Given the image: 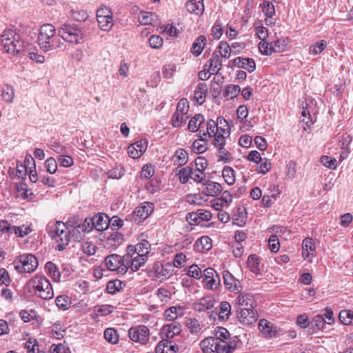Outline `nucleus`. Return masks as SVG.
Instances as JSON below:
<instances>
[{
	"label": "nucleus",
	"mask_w": 353,
	"mask_h": 353,
	"mask_svg": "<svg viewBox=\"0 0 353 353\" xmlns=\"http://www.w3.org/2000/svg\"><path fill=\"white\" fill-rule=\"evenodd\" d=\"M40 48L45 52L61 48L64 42L56 34V29L50 23L43 24L40 27L37 39Z\"/></svg>",
	"instance_id": "1"
},
{
	"label": "nucleus",
	"mask_w": 353,
	"mask_h": 353,
	"mask_svg": "<svg viewBox=\"0 0 353 353\" xmlns=\"http://www.w3.org/2000/svg\"><path fill=\"white\" fill-rule=\"evenodd\" d=\"M3 50L11 55L18 54L23 48V42L19 34L12 30L4 31L1 35Z\"/></svg>",
	"instance_id": "2"
},
{
	"label": "nucleus",
	"mask_w": 353,
	"mask_h": 353,
	"mask_svg": "<svg viewBox=\"0 0 353 353\" xmlns=\"http://www.w3.org/2000/svg\"><path fill=\"white\" fill-rule=\"evenodd\" d=\"M29 285L34 289V293L46 300L54 296V292L50 281L44 276H35L29 281Z\"/></svg>",
	"instance_id": "3"
},
{
	"label": "nucleus",
	"mask_w": 353,
	"mask_h": 353,
	"mask_svg": "<svg viewBox=\"0 0 353 353\" xmlns=\"http://www.w3.org/2000/svg\"><path fill=\"white\" fill-rule=\"evenodd\" d=\"M58 34L62 41L70 43H79L83 38V32L77 25L63 24L58 29Z\"/></svg>",
	"instance_id": "4"
},
{
	"label": "nucleus",
	"mask_w": 353,
	"mask_h": 353,
	"mask_svg": "<svg viewBox=\"0 0 353 353\" xmlns=\"http://www.w3.org/2000/svg\"><path fill=\"white\" fill-rule=\"evenodd\" d=\"M14 270L18 272H32L38 265L37 258L31 254L20 255L12 264Z\"/></svg>",
	"instance_id": "5"
},
{
	"label": "nucleus",
	"mask_w": 353,
	"mask_h": 353,
	"mask_svg": "<svg viewBox=\"0 0 353 353\" xmlns=\"http://www.w3.org/2000/svg\"><path fill=\"white\" fill-rule=\"evenodd\" d=\"M130 339L141 345H145L149 341L150 330L143 325L131 327L128 330Z\"/></svg>",
	"instance_id": "6"
},
{
	"label": "nucleus",
	"mask_w": 353,
	"mask_h": 353,
	"mask_svg": "<svg viewBox=\"0 0 353 353\" xmlns=\"http://www.w3.org/2000/svg\"><path fill=\"white\" fill-rule=\"evenodd\" d=\"M105 264L109 270L115 271L118 274H123L127 272L124 255L123 256L116 254L108 255L105 259Z\"/></svg>",
	"instance_id": "7"
},
{
	"label": "nucleus",
	"mask_w": 353,
	"mask_h": 353,
	"mask_svg": "<svg viewBox=\"0 0 353 353\" xmlns=\"http://www.w3.org/2000/svg\"><path fill=\"white\" fill-rule=\"evenodd\" d=\"M147 261V257H143L136 254L129 253L127 250L124 255V263L128 270L136 272L143 266Z\"/></svg>",
	"instance_id": "8"
},
{
	"label": "nucleus",
	"mask_w": 353,
	"mask_h": 353,
	"mask_svg": "<svg viewBox=\"0 0 353 353\" xmlns=\"http://www.w3.org/2000/svg\"><path fill=\"white\" fill-rule=\"evenodd\" d=\"M153 211V204L150 202H145L134 210L132 214V220L139 223L146 219Z\"/></svg>",
	"instance_id": "9"
},
{
	"label": "nucleus",
	"mask_w": 353,
	"mask_h": 353,
	"mask_svg": "<svg viewBox=\"0 0 353 353\" xmlns=\"http://www.w3.org/2000/svg\"><path fill=\"white\" fill-rule=\"evenodd\" d=\"M259 329L266 338H276L279 335L281 330L266 319H261Z\"/></svg>",
	"instance_id": "10"
},
{
	"label": "nucleus",
	"mask_w": 353,
	"mask_h": 353,
	"mask_svg": "<svg viewBox=\"0 0 353 353\" xmlns=\"http://www.w3.org/2000/svg\"><path fill=\"white\" fill-rule=\"evenodd\" d=\"M236 310L254 309L255 301L252 294H239L234 301Z\"/></svg>",
	"instance_id": "11"
},
{
	"label": "nucleus",
	"mask_w": 353,
	"mask_h": 353,
	"mask_svg": "<svg viewBox=\"0 0 353 353\" xmlns=\"http://www.w3.org/2000/svg\"><path fill=\"white\" fill-rule=\"evenodd\" d=\"M203 276L206 282L205 285L210 290L217 289L221 283V279L216 272L212 268L204 270Z\"/></svg>",
	"instance_id": "12"
},
{
	"label": "nucleus",
	"mask_w": 353,
	"mask_h": 353,
	"mask_svg": "<svg viewBox=\"0 0 353 353\" xmlns=\"http://www.w3.org/2000/svg\"><path fill=\"white\" fill-rule=\"evenodd\" d=\"M223 279L225 288L231 292L239 293L242 290L240 281L228 270L223 272Z\"/></svg>",
	"instance_id": "13"
},
{
	"label": "nucleus",
	"mask_w": 353,
	"mask_h": 353,
	"mask_svg": "<svg viewBox=\"0 0 353 353\" xmlns=\"http://www.w3.org/2000/svg\"><path fill=\"white\" fill-rule=\"evenodd\" d=\"M239 321L244 325H252L257 321V314L254 309L237 310Z\"/></svg>",
	"instance_id": "14"
},
{
	"label": "nucleus",
	"mask_w": 353,
	"mask_h": 353,
	"mask_svg": "<svg viewBox=\"0 0 353 353\" xmlns=\"http://www.w3.org/2000/svg\"><path fill=\"white\" fill-rule=\"evenodd\" d=\"M127 250L129 253L147 257L150 250V243L146 240H143L136 245H128Z\"/></svg>",
	"instance_id": "15"
},
{
	"label": "nucleus",
	"mask_w": 353,
	"mask_h": 353,
	"mask_svg": "<svg viewBox=\"0 0 353 353\" xmlns=\"http://www.w3.org/2000/svg\"><path fill=\"white\" fill-rule=\"evenodd\" d=\"M225 124V126H228L227 121L222 117H219L217 118L216 122L210 119L206 123L207 132H203L202 135L203 137H206L207 135L209 137H212L215 134H216V132H219L218 125Z\"/></svg>",
	"instance_id": "16"
},
{
	"label": "nucleus",
	"mask_w": 353,
	"mask_h": 353,
	"mask_svg": "<svg viewBox=\"0 0 353 353\" xmlns=\"http://www.w3.org/2000/svg\"><path fill=\"white\" fill-rule=\"evenodd\" d=\"M234 66L248 70L249 72H253L256 68L254 61L250 58L236 57L233 60Z\"/></svg>",
	"instance_id": "17"
},
{
	"label": "nucleus",
	"mask_w": 353,
	"mask_h": 353,
	"mask_svg": "<svg viewBox=\"0 0 353 353\" xmlns=\"http://www.w3.org/2000/svg\"><path fill=\"white\" fill-rule=\"evenodd\" d=\"M181 332V326L176 322L165 325L161 329V334H163L167 339H172L174 336L179 334Z\"/></svg>",
	"instance_id": "18"
},
{
	"label": "nucleus",
	"mask_w": 353,
	"mask_h": 353,
	"mask_svg": "<svg viewBox=\"0 0 353 353\" xmlns=\"http://www.w3.org/2000/svg\"><path fill=\"white\" fill-rule=\"evenodd\" d=\"M216 303V300L213 296H207L200 299L198 302L194 304L195 310L199 312H203L212 309Z\"/></svg>",
	"instance_id": "19"
},
{
	"label": "nucleus",
	"mask_w": 353,
	"mask_h": 353,
	"mask_svg": "<svg viewBox=\"0 0 353 353\" xmlns=\"http://www.w3.org/2000/svg\"><path fill=\"white\" fill-rule=\"evenodd\" d=\"M178 347L167 339L161 340L155 348L156 353H176Z\"/></svg>",
	"instance_id": "20"
},
{
	"label": "nucleus",
	"mask_w": 353,
	"mask_h": 353,
	"mask_svg": "<svg viewBox=\"0 0 353 353\" xmlns=\"http://www.w3.org/2000/svg\"><path fill=\"white\" fill-rule=\"evenodd\" d=\"M109 218L104 214H97L92 217V226L98 231H103L108 227Z\"/></svg>",
	"instance_id": "21"
},
{
	"label": "nucleus",
	"mask_w": 353,
	"mask_h": 353,
	"mask_svg": "<svg viewBox=\"0 0 353 353\" xmlns=\"http://www.w3.org/2000/svg\"><path fill=\"white\" fill-rule=\"evenodd\" d=\"M302 256L304 259H308L310 256H314L316 252L315 244L311 238H305L302 244Z\"/></svg>",
	"instance_id": "22"
},
{
	"label": "nucleus",
	"mask_w": 353,
	"mask_h": 353,
	"mask_svg": "<svg viewBox=\"0 0 353 353\" xmlns=\"http://www.w3.org/2000/svg\"><path fill=\"white\" fill-rule=\"evenodd\" d=\"M217 339L214 337H207L200 343V346L204 353H216Z\"/></svg>",
	"instance_id": "23"
},
{
	"label": "nucleus",
	"mask_w": 353,
	"mask_h": 353,
	"mask_svg": "<svg viewBox=\"0 0 353 353\" xmlns=\"http://www.w3.org/2000/svg\"><path fill=\"white\" fill-rule=\"evenodd\" d=\"M185 7L190 13L201 14L204 11L203 0H189Z\"/></svg>",
	"instance_id": "24"
},
{
	"label": "nucleus",
	"mask_w": 353,
	"mask_h": 353,
	"mask_svg": "<svg viewBox=\"0 0 353 353\" xmlns=\"http://www.w3.org/2000/svg\"><path fill=\"white\" fill-rule=\"evenodd\" d=\"M208 86L205 83H199L194 93V100L199 105H202L205 100Z\"/></svg>",
	"instance_id": "25"
},
{
	"label": "nucleus",
	"mask_w": 353,
	"mask_h": 353,
	"mask_svg": "<svg viewBox=\"0 0 353 353\" xmlns=\"http://www.w3.org/2000/svg\"><path fill=\"white\" fill-rule=\"evenodd\" d=\"M48 229L49 233L52 239H57L58 236H61V234L68 232L66 230L65 223L61 221H57L55 223L50 225Z\"/></svg>",
	"instance_id": "26"
},
{
	"label": "nucleus",
	"mask_w": 353,
	"mask_h": 353,
	"mask_svg": "<svg viewBox=\"0 0 353 353\" xmlns=\"http://www.w3.org/2000/svg\"><path fill=\"white\" fill-rule=\"evenodd\" d=\"M212 240L208 236H203L194 243V249L200 252L209 250L212 248Z\"/></svg>",
	"instance_id": "27"
},
{
	"label": "nucleus",
	"mask_w": 353,
	"mask_h": 353,
	"mask_svg": "<svg viewBox=\"0 0 353 353\" xmlns=\"http://www.w3.org/2000/svg\"><path fill=\"white\" fill-rule=\"evenodd\" d=\"M216 353H232L236 348L234 341H218Z\"/></svg>",
	"instance_id": "28"
},
{
	"label": "nucleus",
	"mask_w": 353,
	"mask_h": 353,
	"mask_svg": "<svg viewBox=\"0 0 353 353\" xmlns=\"http://www.w3.org/2000/svg\"><path fill=\"white\" fill-rule=\"evenodd\" d=\"M222 191V186L216 182H209L203 190V192L211 196H215L220 194Z\"/></svg>",
	"instance_id": "29"
},
{
	"label": "nucleus",
	"mask_w": 353,
	"mask_h": 353,
	"mask_svg": "<svg viewBox=\"0 0 353 353\" xmlns=\"http://www.w3.org/2000/svg\"><path fill=\"white\" fill-rule=\"evenodd\" d=\"M222 61L219 55L213 54L205 67H208V70L212 73H217L221 68Z\"/></svg>",
	"instance_id": "30"
},
{
	"label": "nucleus",
	"mask_w": 353,
	"mask_h": 353,
	"mask_svg": "<svg viewBox=\"0 0 353 353\" xmlns=\"http://www.w3.org/2000/svg\"><path fill=\"white\" fill-rule=\"evenodd\" d=\"M206 38L203 35H201L194 41L191 52L194 56H199L201 54L205 46Z\"/></svg>",
	"instance_id": "31"
},
{
	"label": "nucleus",
	"mask_w": 353,
	"mask_h": 353,
	"mask_svg": "<svg viewBox=\"0 0 353 353\" xmlns=\"http://www.w3.org/2000/svg\"><path fill=\"white\" fill-rule=\"evenodd\" d=\"M46 270L48 274L52 278L55 282H59L61 279V272L57 268V265L51 261L48 262L46 264Z\"/></svg>",
	"instance_id": "32"
},
{
	"label": "nucleus",
	"mask_w": 353,
	"mask_h": 353,
	"mask_svg": "<svg viewBox=\"0 0 353 353\" xmlns=\"http://www.w3.org/2000/svg\"><path fill=\"white\" fill-rule=\"evenodd\" d=\"M200 139L195 140L192 145V150L194 152L202 154L207 150V141L201 135V131L199 133Z\"/></svg>",
	"instance_id": "33"
},
{
	"label": "nucleus",
	"mask_w": 353,
	"mask_h": 353,
	"mask_svg": "<svg viewBox=\"0 0 353 353\" xmlns=\"http://www.w3.org/2000/svg\"><path fill=\"white\" fill-rule=\"evenodd\" d=\"M172 159L174 164L178 165H185L188 160V154L185 150L179 148L175 152Z\"/></svg>",
	"instance_id": "34"
},
{
	"label": "nucleus",
	"mask_w": 353,
	"mask_h": 353,
	"mask_svg": "<svg viewBox=\"0 0 353 353\" xmlns=\"http://www.w3.org/2000/svg\"><path fill=\"white\" fill-rule=\"evenodd\" d=\"M157 20V16L152 12H141L139 15V21L141 25H151Z\"/></svg>",
	"instance_id": "35"
},
{
	"label": "nucleus",
	"mask_w": 353,
	"mask_h": 353,
	"mask_svg": "<svg viewBox=\"0 0 353 353\" xmlns=\"http://www.w3.org/2000/svg\"><path fill=\"white\" fill-rule=\"evenodd\" d=\"M248 266L250 270L258 275L261 271L259 259L255 254H251L248 259Z\"/></svg>",
	"instance_id": "36"
},
{
	"label": "nucleus",
	"mask_w": 353,
	"mask_h": 353,
	"mask_svg": "<svg viewBox=\"0 0 353 353\" xmlns=\"http://www.w3.org/2000/svg\"><path fill=\"white\" fill-rule=\"evenodd\" d=\"M179 315H183V309L181 307L172 306L164 312V317L167 321H174Z\"/></svg>",
	"instance_id": "37"
},
{
	"label": "nucleus",
	"mask_w": 353,
	"mask_h": 353,
	"mask_svg": "<svg viewBox=\"0 0 353 353\" xmlns=\"http://www.w3.org/2000/svg\"><path fill=\"white\" fill-rule=\"evenodd\" d=\"M205 119L204 117L198 114H196L194 117H192L188 123V130L192 132H195L199 130L200 125L204 122Z\"/></svg>",
	"instance_id": "38"
},
{
	"label": "nucleus",
	"mask_w": 353,
	"mask_h": 353,
	"mask_svg": "<svg viewBox=\"0 0 353 353\" xmlns=\"http://www.w3.org/2000/svg\"><path fill=\"white\" fill-rule=\"evenodd\" d=\"M219 161L224 163H230L233 160L232 154L225 148V145L216 148Z\"/></svg>",
	"instance_id": "39"
},
{
	"label": "nucleus",
	"mask_w": 353,
	"mask_h": 353,
	"mask_svg": "<svg viewBox=\"0 0 353 353\" xmlns=\"http://www.w3.org/2000/svg\"><path fill=\"white\" fill-rule=\"evenodd\" d=\"M241 91V88L238 85H228L223 90V97L228 99H233Z\"/></svg>",
	"instance_id": "40"
},
{
	"label": "nucleus",
	"mask_w": 353,
	"mask_h": 353,
	"mask_svg": "<svg viewBox=\"0 0 353 353\" xmlns=\"http://www.w3.org/2000/svg\"><path fill=\"white\" fill-rule=\"evenodd\" d=\"M222 176L225 181L230 185L236 181L234 170L230 166H225L222 170Z\"/></svg>",
	"instance_id": "41"
},
{
	"label": "nucleus",
	"mask_w": 353,
	"mask_h": 353,
	"mask_svg": "<svg viewBox=\"0 0 353 353\" xmlns=\"http://www.w3.org/2000/svg\"><path fill=\"white\" fill-rule=\"evenodd\" d=\"M97 19L99 27L101 30L108 32L112 29L114 25L112 17H99Z\"/></svg>",
	"instance_id": "42"
},
{
	"label": "nucleus",
	"mask_w": 353,
	"mask_h": 353,
	"mask_svg": "<svg viewBox=\"0 0 353 353\" xmlns=\"http://www.w3.org/2000/svg\"><path fill=\"white\" fill-rule=\"evenodd\" d=\"M231 314V305L227 301H223L220 304L219 317L222 320L228 319Z\"/></svg>",
	"instance_id": "43"
},
{
	"label": "nucleus",
	"mask_w": 353,
	"mask_h": 353,
	"mask_svg": "<svg viewBox=\"0 0 353 353\" xmlns=\"http://www.w3.org/2000/svg\"><path fill=\"white\" fill-rule=\"evenodd\" d=\"M125 285L119 280L110 281L107 284V291L109 294H114L117 292L121 291Z\"/></svg>",
	"instance_id": "44"
},
{
	"label": "nucleus",
	"mask_w": 353,
	"mask_h": 353,
	"mask_svg": "<svg viewBox=\"0 0 353 353\" xmlns=\"http://www.w3.org/2000/svg\"><path fill=\"white\" fill-rule=\"evenodd\" d=\"M327 43L325 40H321L310 46L309 53L313 55L321 54L325 48Z\"/></svg>",
	"instance_id": "45"
},
{
	"label": "nucleus",
	"mask_w": 353,
	"mask_h": 353,
	"mask_svg": "<svg viewBox=\"0 0 353 353\" xmlns=\"http://www.w3.org/2000/svg\"><path fill=\"white\" fill-rule=\"evenodd\" d=\"M260 8L266 17H273L275 14L274 6L268 0H264Z\"/></svg>",
	"instance_id": "46"
},
{
	"label": "nucleus",
	"mask_w": 353,
	"mask_h": 353,
	"mask_svg": "<svg viewBox=\"0 0 353 353\" xmlns=\"http://www.w3.org/2000/svg\"><path fill=\"white\" fill-rule=\"evenodd\" d=\"M94 227L92 226V219H85L82 225H77L72 230L73 236L75 234V232H79L80 230L83 232H90L92 230Z\"/></svg>",
	"instance_id": "47"
},
{
	"label": "nucleus",
	"mask_w": 353,
	"mask_h": 353,
	"mask_svg": "<svg viewBox=\"0 0 353 353\" xmlns=\"http://www.w3.org/2000/svg\"><path fill=\"white\" fill-rule=\"evenodd\" d=\"M104 338L112 344H116L119 341V336L113 328H108L104 332Z\"/></svg>",
	"instance_id": "48"
},
{
	"label": "nucleus",
	"mask_w": 353,
	"mask_h": 353,
	"mask_svg": "<svg viewBox=\"0 0 353 353\" xmlns=\"http://www.w3.org/2000/svg\"><path fill=\"white\" fill-rule=\"evenodd\" d=\"M339 320L344 325L353 324V312L350 310H342L339 315Z\"/></svg>",
	"instance_id": "49"
},
{
	"label": "nucleus",
	"mask_w": 353,
	"mask_h": 353,
	"mask_svg": "<svg viewBox=\"0 0 353 353\" xmlns=\"http://www.w3.org/2000/svg\"><path fill=\"white\" fill-rule=\"evenodd\" d=\"M219 52L222 57L228 59L233 53L232 48L226 41H221L219 45Z\"/></svg>",
	"instance_id": "50"
},
{
	"label": "nucleus",
	"mask_w": 353,
	"mask_h": 353,
	"mask_svg": "<svg viewBox=\"0 0 353 353\" xmlns=\"http://www.w3.org/2000/svg\"><path fill=\"white\" fill-rule=\"evenodd\" d=\"M190 179L194 180L197 183H202L205 180V175L204 172L202 171V169L196 168V169H190Z\"/></svg>",
	"instance_id": "51"
},
{
	"label": "nucleus",
	"mask_w": 353,
	"mask_h": 353,
	"mask_svg": "<svg viewBox=\"0 0 353 353\" xmlns=\"http://www.w3.org/2000/svg\"><path fill=\"white\" fill-rule=\"evenodd\" d=\"M259 49L260 52L265 55H270L273 52L276 51V50L274 48V46H272V43L269 44L268 43H266L264 41H261L259 43Z\"/></svg>",
	"instance_id": "52"
},
{
	"label": "nucleus",
	"mask_w": 353,
	"mask_h": 353,
	"mask_svg": "<svg viewBox=\"0 0 353 353\" xmlns=\"http://www.w3.org/2000/svg\"><path fill=\"white\" fill-rule=\"evenodd\" d=\"M321 162L327 168L335 170L337 168V161L336 159L329 156L324 155L321 158Z\"/></svg>",
	"instance_id": "53"
},
{
	"label": "nucleus",
	"mask_w": 353,
	"mask_h": 353,
	"mask_svg": "<svg viewBox=\"0 0 353 353\" xmlns=\"http://www.w3.org/2000/svg\"><path fill=\"white\" fill-rule=\"evenodd\" d=\"M70 232L73 234L72 231H69L66 233H64L63 234H61V236H58L57 239H54L58 243L57 247L59 250H63L64 247L68 244L70 241L69 233Z\"/></svg>",
	"instance_id": "54"
},
{
	"label": "nucleus",
	"mask_w": 353,
	"mask_h": 353,
	"mask_svg": "<svg viewBox=\"0 0 353 353\" xmlns=\"http://www.w3.org/2000/svg\"><path fill=\"white\" fill-rule=\"evenodd\" d=\"M187 118H188V117H187L185 114L174 112V114L172 115L170 122L173 128H179L183 123L185 119Z\"/></svg>",
	"instance_id": "55"
},
{
	"label": "nucleus",
	"mask_w": 353,
	"mask_h": 353,
	"mask_svg": "<svg viewBox=\"0 0 353 353\" xmlns=\"http://www.w3.org/2000/svg\"><path fill=\"white\" fill-rule=\"evenodd\" d=\"M189 110V102L187 99L183 98L181 99L176 106V110L175 112H178L180 114H183L186 115Z\"/></svg>",
	"instance_id": "56"
},
{
	"label": "nucleus",
	"mask_w": 353,
	"mask_h": 353,
	"mask_svg": "<svg viewBox=\"0 0 353 353\" xmlns=\"http://www.w3.org/2000/svg\"><path fill=\"white\" fill-rule=\"evenodd\" d=\"M32 232L30 225H22L21 226H15L14 234L19 237H24Z\"/></svg>",
	"instance_id": "57"
},
{
	"label": "nucleus",
	"mask_w": 353,
	"mask_h": 353,
	"mask_svg": "<svg viewBox=\"0 0 353 353\" xmlns=\"http://www.w3.org/2000/svg\"><path fill=\"white\" fill-rule=\"evenodd\" d=\"M82 252L88 256L94 255L96 252V246L91 242L85 241L81 243Z\"/></svg>",
	"instance_id": "58"
},
{
	"label": "nucleus",
	"mask_w": 353,
	"mask_h": 353,
	"mask_svg": "<svg viewBox=\"0 0 353 353\" xmlns=\"http://www.w3.org/2000/svg\"><path fill=\"white\" fill-rule=\"evenodd\" d=\"M71 16L77 21H85L88 18L87 11L84 10H72Z\"/></svg>",
	"instance_id": "59"
},
{
	"label": "nucleus",
	"mask_w": 353,
	"mask_h": 353,
	"mask_svg": "<svg viewBox=\"0 0 353 353\" xmlns=\"http://www.w3.org/2000/svg\"><path fill=\"white\" fill-rule=\"evenodd\" d=\"M187 274L191 277L199 279L203 275V272L202 273L201 270L198 265L194 264L189 267Z\"/></svg>",
	"instance_id": "60"
},
{
	"label": "nucleus",
	"mask_w": 353,
	"mask_h": 353,
	"mask_svg": "<svg viewBox=\"0 0 353 353\" xmlns=\"http://www.w3.org/2000/svg\"><path fill=\"white\" fill-rule=\"evenodd\" d=\"M15 229L14 225H11L8 221L1 220L0 221V231L2 232L7 233L8 235L14 234Z\"/></svg>",
	"instance_id": "61"
},
{
	"label": "nucleus",
	"mask_w": 353,
	"mask_h": 353,
	"mask_svg": "<svg viewBox=\"0 0 353 353\" xmlns=\"http://www.w3.org/2000/svg\"><path fill=\"white\" fill-rule=\"evenodd\" d=\"M56 303L59 308L66 310L70 304V301L67 296H59L56 299Z\"/></svg>",
	"instance_id": "62"
},
{
	"label": "nucleus",
	"mask_w": 353,
	"mask_h": 353,
	"mask_svg": "<svg viewBox=\"0 0 353 353\" xmlns=\"http://www.w3.org/2000/svg\"><path fill=\"white\" fill-rule=\"evenodd\" d=\"M190 168L186 167L179 170L178 175L181 183H186L189 179H190Z\"/></svg>",
	"instance_id": "63"
},
{
	"label": "nucleus",
	"mask_w": 353,
	"mask_h": 353,
	"mask_svg": "<svg viewBox=\"0 0 353 353\" xmlns=\"http://www.w3.org/2000/svg\"><path fill=\"white\" fill-rule=\"evenodd\" d=\"M186 326L188 327L190 331L192 333L199 332L201 327V325L196 319H190L187 321Z\"/></svg>",
	"instance_id": "64"
}]
</instances>
